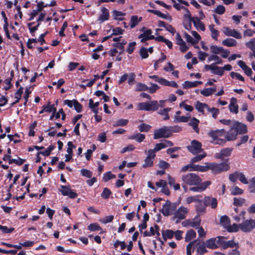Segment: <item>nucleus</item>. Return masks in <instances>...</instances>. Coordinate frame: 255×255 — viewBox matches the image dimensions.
<instances>
[{
	"instance_id": "nucleus-1",
	"label": "nucleus",
	"mask_w": 255,
	"mask_h": 255,
	"mask_svg": "<svg viewBox=\"0 0 255 255\" xmlns=\"http://www.w3.org/2000/svg\"><path fill=\"white\" fill-rule=\"evenodd\" d=\"M181 179L182 182L181 186L185 192H187L188 190L187 185H198L202 181L198 175L193 173L183 174L181 176Z\"/></svg>"
},
{
	"instance_id": "nucleus-2",
	"label": "nucleus",
	"mask_w": 255,
	"mask_h": 255,
	"mask_svg": "<svg viewBox=\"0 0 255 255\" xmlns=\"http://www.w3.org/2000/svg\"><path fill=\"white\" fill-rule=\"evenodd\" d=\"M206 167L207 171L211 169L214 174H218L223 171H227L230 168L229 165L226 162H221L220 163H206Z\"/></svg>"
},
{
	"instance_id": "nucleus-3",
	"label": "nucleus",
	"mask_w": 255,
	"mask_h": 255,
	"mask_svg": "<svg viewBox=\"0 0 255 255\" xmlns=\"http://www.w3.org/2000/svg\"><path fill=\"white\" fill-rule=\"evenodd\" d=\"M159 107L158 102L156 100L150 101L147 102H141L138 103L137 105V109L138 110H144L145 111H157Z\"/></svg>"
},
{
	"instance_id": "nucleus-4",
	"label": "nucleus",
	"mask_w": 255,
	"mask_h": 255,
	"mask_svg": "<svg viewBox=\"0 0 255 255\" xmlns=\"http://www.w3.org/2000/svg\"><path fill=\"white\" fill-rule=\"evenodd\" d=\"M217 239L218 243L219 244L220 247L224 250L229 248H233L235 247L237 249L239 248L238 243H235L234 240L225 241V240L227 239L226 237L219 236H217Z\"/></svg>"
},
{
	"instance_id": "nucleus-5",
	"label": "nucleus",
	"mask_w": 255,
	"mask_h": 255,
	"mask_svg": "<svg viewBox=\"0 0 255 255\" xmlns=\"http://www.w3.org/2000/svg\"><path fill=\"white\" fill-rule=\"evenodd\" d=\"M171 136L168 126H163L154 131L153 139L166 138Z\"/></svg>"
},
{
	"instance_id": "nucleus-6",
	"label": "nucleus",
	"mask_w": 255,
	"mask_h": 255,
	"mask_svg": "<svg viewBox=\"0 0 255 255\" xmlns=\"http://www.w3.org/2000/svg\"><path fill=\"white\" fill-rule=\"evenodd\" d=\"M187 148L189 152L194 155L198 154L203 151L202 148V143L195 139L191 142L190 145H188Z\"/></svg>"
},
{
	"instance_id": "nucleus-7",
	"label": "nucleus",
	"mask_w": 255,
	"mask_h": 255,
	"mask_svg": "<svg viewBox=\"0 0 255 255\" xmlns=\"http://www.w3.org/2000/svg\"><path fill=\"white\" fill-rule=\"evenodd\" d=\"M59 191L61 194L64 196H68L71 199H74L77 197L78 194L74 191L73 190L71 189L70 185H61Z\"/></svg>"
},
{
	"instance_id": "nucleus-8",
	"label": "nucleus",
	"mask_w": 255,
	"mask_h": 255,
	"mask_svg": "<svg viewBox=\"0 0 255 255\" xmlns=\"http://www.w3.org/2000/svg\"><path fill=\"white\" fill-rule=\"evenodd\" d=\"M240 230L245 233H249L255 228V220L253 219L246 220L241 224H239Z\"/></svg>"
},
{
	"instance_id": "nucleus-9",
	"label": "nucleus",
	"mask_w": 255,
	"mask_h": 255,
	"mask_svg": "<svg viewBox=\"0 0 255 255\" xmlns=\"http://www.w3.org/2000/svg\"><path fill=\"white\" fill-rule=\"evenodd\" d=\"M199 215H196L193 219H188L182 223L183 227H192L196 228L199 226L201 223V218Z\"/></svg>"
},
{
	"instance_id": "nucleus-10",
	"label": "nucleus",
	"mask_w": 255,
	"mask_h": 255,
	"mask_svg": "<svg viewBox=\"0 0 255 255\" xmlns=\"http://www.w3.org/2000/svg\"><path fill=\"white\" fill-rule=\"evenodd\" d=\"M45 15V13H40L38 18L37 19V22H38V23H37L36 26L33 27L31 26L33 24H35V22H30L27 24V26L29 30L30 33H31V34L34 33L36 30H38V27L40 26L41 24L40 22L44 20Z\"/></svg>"
},
{
	"instance_id": "nucleus-11",
	"label": "nucleus",
	"mask_w": 255,
	"mask_h": 255,
	"mask_svg": "<svg viewBox=\"0 0 255 255\" xmlns=\"http://www.w3.org/2000/svg\"><path fill=\"white\" fill-rule=\"evenodd\" d=\"M189 212V210L187 208L181 206L179 207L176 211L174 214V218L178 219V220L176 221V223H178L179 220H183L186 218V214Z\"/></svg>"
},
{
	"instance_id": "nucleus-12",
	"label": "nucleus",
	"mask_w": 255,
	"mask_h": 255,
	"mask_svg": "<svg viewBox=\"0 0 255 255\" xmlns=\"http://www.w3.org/2000/svg\"><path fill=\"white\" fill-rule=\"evenodd\" d=\"M147 156L144 160V163L142 165V167L144 168L152 167L153 165V161L156 156L149 150L147 151Z\"/></svg>"
},
{
	"instance_id": "nucleus-13",
	"label": "nucleus",
	"mask_w": 255,
	"mask_h": 255,
	"mask_svg": "<svg viewBox=\"0 0 255 255\" xmlns=\"http://www.w3.org/2000/svg\"><path fill=\"white\" fill-rule=\"evenodd\" d=\"M195 207L197 215L199 216L203 215L206 212V207L203 199L196 203Z\"/></svg>"
},
{
	"instance_id": "nucleus-14",
	"label": "nucleus",
	"mask_w": 255,
	"mask_h": 255,
	"mask_svg": "<svg viewBox=\"0 0 255 255\" xmlns=\"http://www.w3.org/2000/svg\"><path fill=\"white\" fill-rule=\"evenodd\" d=\"M205 245L207 248L211 250H216L220 247L219 244L218 243L217 237L207 240L205 242Z\"/></svg>"
},
{
	"instance_id": "nucleus-15",
	"label": "nucleus",
	"mask_w": 255,
	"mask_h": 255,
	"mask_svg": "<svg viewBox=\"0 0 255 255\" xmlns=\"http://www.w3.org/2000/svg\"><path fill=\"white\" fill-rule=\"evenodd\" d=\"M203 200L206 207L210 206L212 209H215L217 207L218 202L215 198L205 196Z\"/></svg>"
},
{
	"instance_id": "nucleus-16",
	"label": "nucleus",
	"mask_w": 255,
	"mask_h": 255,
	"mask_svg": "<svg viewBox=\"0 0 255 255\" xmlns=\"http://www.w3.org/2000/svg\"><path fill=\"white\" fill-rule=\"evenodd\" d=\"M152 31L150 29H146L144 31L143 33L140 34L138 36L139 38H141L140 41L142 43H144L148 40H152L154 38V36L151 35Z\"/></svg>"
},
{
	"instance_id": "nucleus-17",
	"label": "nucleus",
	"mask_w": 255,
	"mask_h": 255,
	"mask_svg": "<svg viewBox=\"0 0 255 255\" xmlns=\"http://www.w3.org/2000/svg\"><path fill=\"white\" fill-rule=\"evenodd\" d=\"M226 133L224 129L211 130L208 133V135L213 139V141H215L216 139L222 136Z\"/></svg>"
},
{
	"instance_id": "nucleus-18",
	"label": "nucleus",
	"mask_w": 255,
	"mask_h": 255,
	"mask_svg": "<svg viewBox=\"0 0 255 255\" xmlns=\"http://www.w3.org/2000/svg\"><path fill=\"white\" fill-rule=\"evenodd\" d=\"M101 10L102 14L100 15L98 20L100 22H103L109 19L110 14L108 9L105 7H102Z\"/></svg>"
},
{
	"instance_id": "nucleus-19",
	"label": "nucleus",
	"mask_w": 255,
	"mask_h": 255,
	"mask_svg": "<svg viewBox=\"0 0 255 255\" xmlns=\"http://www.w3.org/2000/svg\"><path fill=\"white\" fill-rule=\"evenodd\" d=\"M171 202L167 200L165 202V204L163 205V208L161 212L164 216H168L172 212L171 211Z\"/></svg>"
},
{
	"instance_id": "nucleus-20",
	"label": "nucleus",
	"mask_w": 255,
	"mask_h": 255,
	"mask_svg": "<svg viewBox=\"0 0 255 255\" xmlns=\"http://www.w3.org/2000/svg\"><path fill=\"white\" fill-rule=\"evenodd\" d=\"M208 106V104L201 103L199 101H197L195 104V109L199 113H201L202 115H204V109H206L207 110Z\"/></svg>"
},
{
	"instance_id": "nucleus-21",
	"label": "nucleus",
	"mask_w": 255,
	"mask_h": 255,
	"mask_svg": "<svg viewBox=\"0 0 255 255\" xmlns=\"http://www.w3.org/2000/svg\"><path fill=\"white\" fill-rule=\"evenodd\" d=\"M238 65L244 70L245 73L248 76H251L253 73L252 69L249 67L246 63L242 60L238 62Z\"/></svg>"
},
{
	"instance_id": "nucleus-22",
	"label": "nucleus",
	"mask_w": 255,
	"mask_h": 255,
	"mask_svg": "<svg viewBox=\"0 0 255 255\" xmlns=\"http://www.w3.org/2000/svg\"><path fill=\"white\" fill-rule=\"evenodd\" d=\"M194 26L198 30H201L202 31L205 30V26L204 24L200 20V19L198 17H195L194 19L192 20Z\"/></svg>"
},
{
	"instance_id": "nucleus-23",
	"label": "nucleus",
	"mask_w": 255,
	"mask_h": 255,
	"mask_svg": "<svg viewBox=\"0 0 255 255\" xmlns=\"http://www.w3.org/2000/svg\"><path fill=\"white\" fill-rule=\"evenodd\" d=\"M235 130L237 131V134H244L248 131L247 126L240 123L236 124Z\"/></svg>"
},
{
	"instance_id": "nucleus-24",
	"label": "nucleus",
	"mask_w": 255,
	"mask_h": 255,
	"mask_svg": "<svg viewBox=\"0 0 255 255\" xmlns=\"http://www.w3.org/2000/svg\"><path fill=\"white\" fill-rule=\"evenodd\" d=\"M237 100L235 98H232L231 99L229 108L231 112L237 114L239 112V107L237 104Z\"/></svg>"
},
{
	"instance_id": "nucleus-25",
	"label": "nucleus",
	"mask_w": 255,
	"mask_h": 255,
	"mask_svg": "<svg viewBox=\"0 0 255 255\" xmlns=\"http://www.w3.org/2000/svg\"><path fill=\"white\" fill-rule=\"evenodd\" d=\"M147 12L153 13L155 15H156L157 16L165 19H167L170 21L172 20V17L170 15H167L163 13H162L161 11L157 10H154V9H147Z\"/></svg>"
},
{
	"instance_id": "nucleus-26",
	"label": "nucleus",
	"mask_w": 255,
	"mask_h": 255,
	"mask_svg": "<svg viewBox=\"0 0 255 255\" xmlns=\"http://www.w3.org/2000/svg\"><path fill=\"white\" fill-rule=\"evenodd\" d=\"M202 84V81H194L191 82L189 81H186L182 84L184 89H189L197 87L198 85Z\"/></svg>"
},
{
	"instance_id": "nucleus-27",
	"label": "nucleus",
	"mask_w": 255,
	"mask_h": 255,
	"mask_svg": "<svg viewBox=\"0 0 255 255\" xmlns=\"http://www.w3.org/2000/svg\"><path fill=\"white\" fill-rule=\"evenodd\" d=\"M232 149L230 148H225L221 150L220 153L216 154V157L221 159H223L224 156H229L232 153Z\"/></svg>"
},
{
	"instance_id": "nucleus-28",
	"label": "nucleus",
	"mask_w": 255,
	"mask_h": 255,
	"mask_svg": "<svg viewBox=\"0 0 255 255\" xmlns=\"http://www.w3.org/2000/svg\"><path fill=\"white\" fill-rule=\"evenodd\" d=\"M238 134L235 129H231L226 134L225 138L227 141L235 140L237 138Z\"/></svg>"
},
{
	"instance_id": "nucleus-29",
	"label": "nucleus",
	"mask_w": 255,
	"mask_h": 255,
	"mask_svg": "<svg viewBox=\"0 0 255 255\" xmlns=\"http://www.w3.org/2000/svg\"><path fill=\"white\" fill-rule=\"evenodd\" d=\"M142 20V17H139L137 15H132L130 17V26L131 28L135 27L139 22L141 21Z\"/></svg>"
},
{
	"instance_id": "nucleus-30",
	"label": "nucleus",
	"mask_w": 255,
	"mask_h": 255,
	"mask_svg": "<svg viewBox=\"0 0 255 255\" xmlns=\"http://www.w3.org/2000/svg\"><path fill=\"white\" fill-rule=\"evenodd\" d=\"M99 102L94 103L93 100L92 99L89 100V107L90 109H91V111L95 113V114H97L99 112Z\"/></svg>"
},
{
	"instance_id": "nucleus-31",
	"label": "nucleus",
	"mask_w": 255,
	"mask_h": 255,
	"mask_svg": "<svg viewBox=\"0 0 255 255\" xmlns=\"http://www.w3.org/2000/svg\"><path fill=\"white\" fill-rule=\"evenodd\" d=\"M145 138V135L140 133H137L132 135H130L128 137V138L129 139L135 140L137 142L139 143L143 141Z\"/></svg>"
},
{
	"instance_id": "nucleus-32",
	"label": "nucleus",
	"mask_w": 255,
	"mask_h": 255,
	"mask_svg": "<svg viewBox=\"0 0 255 255\" xmlns=\"http://www.w3.org/2000/svg\"><path fill=\"white\" fill-rule=\"evenodd\" d=\"M190 169L189 171H199L201 172H205L207 171V167L205 166H202L200 165H196L190 162Z\"/></svg>"
},
{
	"instance_id": "nucleus-33",
	"label": "nucleus",
	"mask_w": 255,
	"mask_h": 255,
	"mask_svg": "<svg viewBox=\"0 0 255 255\" xmlns=\"http://www.w3.org/2000/svg\"><path fill=\"white\" fill-rule=\"evenodd\" d=\"M220 224L222 227L227 230L230 224V219L227 215L222 216L220 218Z\"/></svg>"
},
{
	"instance_id": "nucleus-34",
	"label": "nucleus",
	"mask_w": 255,
	"mask_h": 255,
	"mask_svg": "<svg viewBox=\"0 0 255 255\" xmlns=\"http://www.w3.org/2000/svg\"><path fill=\"white\" fill-rule=\"evenodd\" d=\"M199 123V120L196 118H193L191 121L188 123V125L193 128V129L195 132L198 133L199 131V128H198Z\"/></svg>"
},
{
	"instance_id": "nucleus-35",
	"label": "nucleus",
	"mask_w": 255,
	"mask_h": 255,
	"mask_svg": "<svg viewBox=\"0 0 255 255\" xmlns=\"http://www.w3.org/2000/svg\"><path fill=\"white\" fill-rule=\"evenodd\" d=\"M163 238L164 240L167 239H171L174 236V231L171 230H166L162 232Z\"/></svg>"
},
{
	"instance_id": "nucleus-36",
	"label": "nucleus",
	"mask_w": 255,
	"mask_h": 255,
	"mask_svg": "<svg viewBox=\"0 0 255 255\" xmlns=\"http://www.w3.org/2000/svg\"><path fill=\"white\" fill-rule=\"evenodd\" d=\"M196 236V233L195 231L193 229H190L186 232V236L185 237V241L189 242L195 238Z\"/></svg>"
},
{
	"instance_id": "nucleus-37",
	"label": "nucleus",
	"mask_w": 255,
	"mask_h": 255,
	"mask_svg": "<svg viewBox=\"0 0 255 255\" xmlns=\"http://www.w3.org/2000/svg\"><path fill=\"white\" fill-rule=\"evenodd\" d=\"M165 148V146L164 145V144H163V142L156 143L154 146V148L153 149H150L148 150L152 153L154 155L156 156V152L157 151H159V150H161L162 149H163Z\"/></svg>"
},
{
	"instance_id": "nucleus-38",
	"label": "nucleus",
	"mask_w": 255,
	"mask_h": 255,
	"mask_svg": "<svg viewBox=\"0 0 255 255\" xmlns=\"http://www.w3.org/2000/svg\"><path fill=\"white\" fill-rule=\"evenodd\" d=\"M224 46L232 47L236 46L237 42L236 40L233 38H227L222 42Z\"/></svg>"
},
{
	"instance_id": "nucleus-39",
	"label": "nucleus",
	"mask_w": 255,
	"mask_h": 255,
	"mask_svg": "<svg viewBox=\"0 0 255 255\" xmlns=\"http://www.w3.org/2000/svg\"><path fill=\"white\" fill-rule=\"evenodd\" d=\"M202 199V195H196L194 196H189L186 199V202L187 204H190L192 202H195L197 203Z\"/></svg>"
},
{
	"instance_id": "nucleus-40",
	"label": "nucleus",
	"mask_w": 255,
	"mask_h": 255,
	"mask_svg": "<svg viewBox=\"0 0 255 255\" xmlns=\"http://www.w3.org/2000/svg\"><path fill=\"white\" fill-rule=\"evenodd\" d=\"M171 110V108H164L163 109L160 110L158 113L160 115L164 116L163 120L166 121L169 119L168 112H170Z\"/></svg>"
},
{
	"instance_id": "nucleus-41",
	"label": "nucleus",
	"mask_w": 255,
	"mask_h": 255,
	"mask_svg": "<svg viewBox=\"0 0 255 255\" xmlns=\"http://www.w3.org/2000/svg\"><path fill=\"white\" fill-rule=\"evenodd\" d=\"M224 48L223 47H218L217 45H212L210 46L211 52L214 54L213 55H217L221 53L223 51Z\"/></svg>"
},
{
	"instance_id": "nucleus-42",
	"label": "nucleus",
	"mask_w": 255,
	"mask_h": 255,
	"mask_svg": "<svg viewBox=\"0 0 255 255\" xmlns=\"http://www.w3.org/2000/svg\"><path fill=\"white\" fill-rule=\"evenodd\" d=\"M112 13L113 16H114V19H117L119 21H122L125 19L124 17H119L120 16H124L125 15V13L122 11L114 10L113 11Z\"/></svg>"
},
{
	"instance_id": "nucleus-43",
	"label": "nucleus",
	"mask_w": 255,
	"mask_h": 255,
	"mask_svg": "<svg viewBox=\"0 0 255 255\" xmlns=\"http://www.w3.org/2000/svg\"><path fill=\"white\" fill-rule=\"evenodd\" d=\"M127 44V41L125 40L122 41L121 42H117L113 43V46L115 47H116L117 48H121V51L119 52V55L122 54L124 50V45Z\"/></svg>"
},
{
	"instance_id": "nucleus-44",
	"label": "nucleus",
	"mask_w": 255,
	"mask_h": 255,
	"mask_svg": "<svg viewBox=\"0 0 255 255\" xmlns=\"http://www.w3.org/2000/svg\"><path fill=\"white\" fill-rule=\"evenodd\" d=\"M88 230L91 232H95L97 231L102 230V228L97 223H94L90 224L88 226Z\"/></svg>"
},
{
	"instance_id": "nucleus-45",
	"label": "nucleus",
	"mask_w": 255,
	"mask_h": 255,
	"mask_svg": "<svg viewBox=\"0 0 255 255\" xmlns=\"http://www.w3.org/2000/svg\"><path fill=\"white\" fill-rule=\"evenodd\" d=\"M197 242V240H194L189 243L186 246V254L187 255H191L192 253L194 251V248L192 249L193 247L195 244Z\"/></svg>"
},
{
	"instance_id": "nucleus-46",
	"label": "nucleus",
	"mask_w": 255,
	"mask_h": 255,
	"mask_svg": "<svg viewBox=\"0 0 255 255\" xmlns=\"http://www.w3.org/2000/svg\"><path fill=\"white\" fill-rule=\"evenodd\" d=\"M239 230V224L237 225L236 223H234L232 225L229 224V227L227 229V231L229 233L237 232Z\"/></svg>"
},
{
	"instance_id": "nucleus-47",
	"label": "nucleus",
	"mask_w": 255,
	"mask_h": 255,
	"mask_svg": "<svg viewBox=\"0 0 255 255\" xmlns=\"http://www.w3.org/2000/svg\"><path fill=\"white\" fill-rule=\"evenodd\" d=\"M212 73L215 75L221 76L224 75V69H223L222 67H219L214 65Z\"/></svg>"
},
{
	"instance_id": "nucleus-48",
	"label": "nucleus",
	"mask_w": 255,
	"mask_h": 255,
	"mask_svg": "<svg viewBox=\"0 0 255 255\" xmlns=\"http://www.w3.org/2000/svg\"><path fill=\"white\" fill-rule=\"evenodd\" d=\"M250 184L248 186V190L250 193H255V177L250 179Z\"/></svg>"
},
{
	"instance_id": "nucleus-49",
	"label": "nucleus",
	"mask_w": 255,
	"mask_h": 255,
	"mask_svg": "<svg viewBox=\"0 0 255 255\" xmlns=\"http://www.w3.org/2000/svg\"><path fill=\"white\" fill-rule=\"evenodd\" d=\"M206 246L205 244H203L202 245H200L197 248L196 251L198 254L199 255H203L205 253H207L208 252L207 250L206 249Z\"/></svg>"
},
{
	"instance_id": "nucleus-50",
	"label": "nucleus",
	"mask_w": 255,
	"mask_h": 255,
	"mask_svg": "<svg viewBox=\"0 0 255 255\" xmlns=\"http://www.w3.org/2000/svg\"><path fill=\"white\" fill-rule=\"evenodd\" d=\"M207 111L212 114V117L216 119L217 118L218 115L219 114V110L216 108H210L208 106Z\"/></svg>"
},
{
	"instance_id": "nucleus-51",
	"label": "nucleus",
	"mask_w": 255,
	"mask_h": 255,
	"mask_svg": "<svg viewBox=\"0 0 255 255\" xmlns=\"http://www.w3.org/2000/svg\"><path fill=\"white\" fill-rule=\"evenodd\" d=\"M189 118L190 117H187L185 116H175L174 117V122L177 123H186L188 122Z\"/></svg>"
},
{
	"instance_id": "nucleus-52",
	"label": "nucleus",
	"mask_w": 255,
	"mask_h": 255,
	"mask_svg": "<svg viewBox=\"0 0 255 255\" xmlns=\"http://www.w3.org/2000/svg\"><path fill=\"white\" fill-rule=\"evenodd\" d=\"M246 46L255 53V38L252 39L250 41L246 43Z\"/></svg>"
},
{
	"instance_id": "nucleus-53",
	"label": "nucleus",
	"mask_w": 255,
	"mask_h": 255,
	"mask_svg": "<svg viewBox=\"0 0 255 255\" xmlns=\"http://www.w3.org/2000/svg\"><path fill=\"white\" fill-rule=\"evenodd\" d=\"M112 194L111 191L108 188H104L102 193H101V197L105 199H107L110 197Z\"/></svg>"
},
{
	"instance_id": "nucleus-54",
	"label": "nucleus",
	"mask_w": 255,
	"mask_h": 255,
	"mask_svg": "<svg viewBox=\"0 0 255 255\" xmlns=\"http://www.w3.org/2000/svg\"><path fill=\"white\" fill-rule=\"evenodd\" d=\"M206 154L205 152H204V154L197 155V156L194 157L191 159L190 162H191L192 163H194L199 162L201 161L202 159H203L205 157H206Z\"/></svg>"
},
{
	"instance_id": "nucleus-55",
	"label": "nucleus",
	"mask_w": 255,
	"mask_h": 255,
	"mask_svg": "<svg viewBox=\"0 0 255 255\" xmlns=\"http://www.w3.org/2000/svg\"><path fill=\"white\" fill-rule=\"evenodd\" d=\"M148 89L147 85L141 83H138L136 85V90L137 91H145Z\"/></svg>"
},
{
	"instance_id": "nucleus-56",
	"label": "nucleus",
	"mask_w": 255,
	"mask_h": 255,
	"mask_svg": "<svg viewBox=\"0 0 255 255\" xmlns=\"http://www.w3.org/2000/svg\"><path fill=\"white\" fill-rule=\"evenodd\" d=\"M151 127L150 125L141 124L138 126V129L141 132H147L151 128Z\"/></svg>"
},
{
	"instance_id": "nucleus-57",
	"label": "nucleus",
	"mask_w": 255,
	"mask_h": 255,
	"mask_svg": "<svg viewBox=\"0 0 255 255\" xmlns=\"http://www.w3.org/2000/svg\"><path fill=\"white\" fill-rule=\"evenodd\" d=\"M23 92V88L22 87H20L17 91L14 94V98L16 99V100L18 102H19L20 99H21L22 94Z\"/></svg>"
},
{
	"instance_id": "nucleus-58",
	"label": "nucleus",
	"mask_w": 255,
	"mask_h": 255,
	"mask_svg": "<svg viewBox=\"0 0 255 255\" xmlns=\"http://www.w3.org/2000/svg\"><path fill=\"white\" fill-rule=\"evenodd\" d=\"M168 128L171 136L173 132H179L182 130V128L176 125L174 126H168Z\"/></svg>"
},
{
	"instance_id": "nucleus-59",
	"label": "nucleus",
	"mask_w": 255,
	"mask_h": 255,
	"mask_svg": "<svg viewBox=\"0 0 255 255\" xmlns=\"http://www.w3.org/2000/svg\"><path fill=\"white\" fill-rule=\"evenodd\" d=\"M115 177L116 175L112 173L111 171H109L104 174L103 180L105 182H107L111 179L115 178Z\"/></svg>"
},
{
	"instance_id": "nucleus-60",
	"label": "nucleus",
	"mask_w": 255,
	"mask_h": 255,
	"mask_svg": "<svg viewBox=\"0 0 255 255\" xmlns=\"http://www.w3.org/2000/svg\"><path fill=\"white\" fill-rule=\"evenodd\" d=\"M74 109L77 113H81L82 111L83 106L77 100L74 99Z\"/></svg>"
},
{
	"instance_id": "nucleus-61",
	"label": "nucleus",
	"mask_w": 255,
	"mask_h": 255,
	"mask_svg": "<svg viewBox=\"0 0 255 255\" xmlns=\"http://www.w3.org/2000/svg\"><path fill=\"white\" fill-rule=\"evenodd\" d=\"M128 120L121 119L116 121L115 124L114 125V126L115 127L125 126L128 125Z\"/></svg>"
},
{
	"instance_id": "nucleus-62",
	"label": "nucleus",
	"mask_w": 255,
	"mask_h": 255,
	"mask_svg": "<svg viewBox=\"0 0 255 255\" xmlns=\"http://www.w3.org/2000/svg\"><path fill=\"white\" fill-rule=\"evenodd\" d=\"M230 76L232 78H236L237 79L241 81L244 82L245 81V78L239 73L235 72H231L230 73Z\"/></svg>"
},
{
	"instance_id": "nucleus-63",
	"label": "nucleus",
	"mask_w": 255,
	"mask_h": 255,
	"mask_svg": "<svg viewBox=\"0 0 255 255\" xmlns=\"http://www.w3.org/2000/svg\"><path fill=\"white\" fill-rule=\"evenodd\" d=\"M225 7L224 6L222 5H219L214 10V11L218 14L222 15L225 13Z\"/></svg>"
},
{
	"instance_id": "nucleus-64",
	"label": "nucleus",
	"mask_w": 255,
	"mask_h": 255,
	"mask_svg": "<svg viewBox=\"0 0 255 255\" xmlns=\"http://www.w3.org/2000/svg\"><path fill=\"white\" fill-rule=\"evenodd\" d=\"M139 53L142 59H145L148 57V50L146 48L143 47H142L140 49Z\"/></svg>"
}]
</instances>
